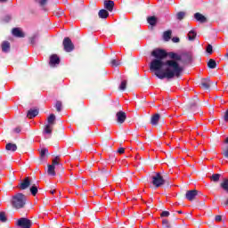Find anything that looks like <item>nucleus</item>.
I'll use <instances>...</instances> for the list:
<instances>
[{
  "instance_id": "obj_17",
  "label": "nucleus",
  "mask_w": 228,
  "mask_h": 228,
  "mask_svg": "<svg viewBox=\"0 0 228 228\" xmlns=\"http://www.w3.org/2000/svg\"><path fill=\"white\" fill-rule=\"evenodd\" d=\"M38 115V110L37 109H30L28 113H27V117L28 118H35V117H37Z\"/></svg>"
},
{
  "instance_id": "obj_27",
  "label": "nucleus",
  "mask_w": 228,
  "mask_h": 228,
  "mask_svg": "<svg viewBox=\"0 0 228 228\" xmlns=\"http://www.w3.org/2000/svg\"><path fill=\"white\" fill-rule=\"evenodd\" d=\"M221 188L224 189L226 193H228V179H224L223 183H221Z\"/></svg>"
},
{
  "instance_id": "obj_11",
  "label": "nucleus",
  "mask_w": 228,
  "mask_h": 228,
  "mask_svg": "<svg viewBox=\"0 0 228 228\" xmlns=\"http://www.w3.org/2000/svg\"><path fill=\"white\" fill-rule=\"evenodd\" d=\"M194 19L197 20V22H200L201 24H204V22H207V20H208L206 16H204L200 12L194 13Z\"/></svg>"
},
{
  "instance_id": "obj_39",
  "label": "nucleus",
  "mask_w": 228,
  "mask_h": 228,
  "mask_svg": "<svg viewBox=\"0 0 228 228\" xmlns=\"http://www.w3.org/2000/svg\"><path fill=\"white\" fill-rule=\"evenodd\" d=\"M118 65H120V61H117L115 59L111 61L112 67H118Z\"/></svg>"
},
{
  "instance_id": "obj_52",
  "label": "nucleus",
  "mask_w": 228,
  "mask_h": 228,
  "mask_svg": "<svg viewBox=\"0 0 228 228\" xmlns=\"http://www.w3.org/2000/svg\"><path fill=\"white\" fill-rule=\"evenodd\" d=\"M224 143H228V137L224 140Z\"/></svg>"
},
{
  "instance_id": "obj_41",
  "label": "nucleus",
  "mask_w": 228,
  "mask_h": 228,
  "mask_svg": "<svg viewBox=\"0 0 228 228\" xmlns=\"http://www.w3.org/2000/svg\"><path fill=\"white\" fill-rule=\"evenodd\" d=\"M160 216H162V217L170 216V212H168V211H163V212L160 214Z\"/></svg>"
},
{
  "instance_id": "obj_4",
  "label": "nucleus",
  "mask_w": 228,
  "mask_h": 228,
  "mask_svg": "<svg viewBox=\"0 0 228 228\" xmlns=\"http://www.w3.org/2000/svg\"><path fill=\"white\" fill-rule=\"evenodd\" d=\"M152 184L155 188H159L165 184V179H163L161 173H157L156 175L152 176Z\"/></svg>"
},
{
  "instance_id": "obj_29",
  "label": "nucleus",
  "mask_w": 228,
  "mask_h": 228,
  "mask_svg": "<svg viewBox=\"0 0 228 228\" xmlns=\"http://www.w3.org/2000/svg\"><path fill=\"white\" fill-rule=\"evenodd\" d=\"M220 174H214L211 175L210 179L211 181H214V183H218L220 181Z\"/></svg>"
},
{
  "instance_id": "obj_49",
  "label": "nucleus",
  "mask_w": 228,
  "mask_h": 228,
  "mask_svg": "<svg viewBox=\"0 0 228 228\" xmlns=\"http://www.w3.org/2000/svg\"><path fill=\"white\" fill-rule=\"evenodd\" d=\"M177 214H178V215H183V212H182L181 210H178V211H177Z\"/></svg>"
},
{
  "instance_id": "obj_2",
  "label": "nucleus",
  "mask_w": 228,
  "mask_h": 228,
  "mask_svg": "<svg viewBox=\"0 0 228 228\" xmlns=\"http://www.w3.org/2000/svg\"><path fill=\"white\" fill-rule=\"evenodd\" d=\"M11 205L14 209H22L26 206V195L16 193L12 197Z\"/></svg>"
},
{
  "instance_id": "obj_26",
  "label": "nucleus",
  "mask_w": 228,
  "mask_h": 228,
  "mask_svg": "<svg viewBox=\"0 0 228 228\" xmlns=\"http://www.w3.org/2000/svg\"><path fill=\"white\" fill-rule=\"evenodd\" d=\"M55 167L52 165H48V175H56V172L54 171Z\"/></svg>"
},
{
  "instance_id": "obj_46",
  "label": "nucleus",
  "mask_w": 228,
  "mask_h": 228,
  "mask_svg": "<svg viewBox=\"0 0 228 228\" xmlns=\"http://www.w3.org/2000/svg\"><path fill=\"white\" fill-rule=\"evenodd\" d=\"M118 154H124V152H126V151L124 150V148H119L118 150Z\"/></svg>"
},
{
  "instance_id": "obj_40",
  "label": "nucleus",
  "mask_w": 228,
  "mask_h": 228,
  "mask_svg": "<svg viewBox=\"0 0 228 228\" xmlns=\"http://www.w3.org/2000/svg\"><path fill=\"white\" fill-rule=\"evenodd\" d=\"M162 224L164 227H170V223L167 219L162 220Z\"/></svg>"
},
{
  "instance_id": "obj_8",
  "label": "nucleus",
  "mask_w": 228,
  "mask_h": 228,
  "mask_svg": "<svg viewBox=\"0 0 228 228\" xmlns=\"http://www.w3.org/2000/svg\"><path fill=\"white\" fill-rule=\"evenodd\" d=\"M29 186H31V181L29 180V177H26L20 183V190H28Z\"/></svg>"
},
{
  "instance_id": "obj_12",
  "label": "nucleus",
  "mask_w": 228,
  "mask_h": 228,
  "mask_svg": "<svg viewBox=\"0 0 228 228\" xmlns=\"http://www.w3.org/2000/svg\"><path fill=\"white\" fill-rule=\"evenodd\" d=\"M181 61L184 62V63H191V53H183L181 54Z\"/></svg>"
},
{
  "instance_id": "obj_15",
  "label": "nucleus",
  "mask_w": 228,
  "mask_h": 228,
  "mask_svg": "<svg viewBox=\"0 0 228 228\" xmlns=\"http://www.w3.org/2000/svg\"><path fill=\"white\" fill-rule=\"evenodd\" d=\"M12 35L14 37H18V38H24V32H22L19 28H14L12 29Z\"/></svg>"
},
{
  "instance_id": "obj_6",
  "label": "nucleus",
  "mask_w": 228,
  "mask_h": 228,
  "mask_svg": "<svg viewBox=\"0 0 228 228\" xmlns=\"http://www.w3.org/2000/svg\"><path fill=\"white\" fill-rule=\"evenodd\" d=\"M62 44L66 53H72L74 51V44H72V40L69 37H65Z\"/></svg>"
},
{
  "instance_id": "obj_30",
  "label": "nucleus",
  "mask_w": 228,
  "mask_h": 228,
  "mask_svg": "<svg viewBox=\"0 0 228 228\" xmlns=\"http://www.w3.org/2000/svg\"><path fill=\"white\" fill-rule=\"evenodd\" d=\"M201 86H202V88H205V90H208L209 89V81H208V79H203L201 81Z\"/></svg>"
},
{
  "instance_id": "obj_13",
  "label": "nucleus",
  "mask_w": 228,
  "mask_h": 228,
  "mask_svg": "<svg viewBox=\"0 0 228 228\" xmlns=\"http://www.w3.org/2000/svg\"><path fill=\"white\" fill-rule=\"evenodd\" d=\"M50 65L54 67V65H60V57L57 54H53L50 57Z\"/></svg>"
},
{
  "instance_id": "obj_10",
  "label": "nucleus",
  "mask_w": 228,
  "mask_h": 228,
  "mask_svg": "<svg viewBox=\"0 0 228 228\" xmlns=\"http://www.w3.org/2000/svg\"><path fill=\"white\" fill-rule=\"evenodd\" d=\"M167 56H169V58H171L170 61H176V63H178V61H181V60H183V57H181V55L174 53V52H170V53H167Z\"/></svg>"
},
{
  "instance_id": "obj_22",
  "label": "nucleus",
  "mask_w": 228,
  "mask_h": 228,
  "mask_svg": "<svg viewBox=\"0 0 228 228\" xmlns=\"http://www.w3.org/2000/svg\"><path fill=\"white\" fill-rule=\"evenodd\" d=\"M187 37H188V40L190 41L195 40V38H197V32H195V30L189 31Z\"/></svg>"
},
{
  "instance_id": "obj_23",
  "label": "nucleus",
  "mask_w": 228,
  "mask_h": 228,
  "mask_svg": "<svg viewBox=\"0 0 228 228\" xmlns=\"http://www.w3.org/2000/svg\"><path fill=\"white\" fill-rule=\"evenodd\" d=\"M163 38L166 42H168L172 38V30H167L163 34Z\"/></svg>"
},
{
  "instance_id": "obj_9",
  "label": "nucleus",
  "mask_w": 228,
  "mask_h": 228,
  "mask_svg": "<svg viewBox=\"0 0 228 228\" xmlns=\"http://www.w3.org/2000/svg\"><path fill=\"white\" fill-rule=\"evenodd\" d=\"M199 194V191L197 190H191V191H188L185 194V197L187 199V200H194L195 197H197V195Z\"/></svg>"
},
{
  "instance_id": "obj_37",
  "label": "nucleus",
  "mask_w": 228,
  "mask_h": 228,
  "mask_svg": "<svg viewBox=\"0 0 228 228\" xmlns=\"http://www.w3.org/2000/svg\"><path fill=\"white\" fill-rule=\"evenodd\" d=\"M206 51L208 54H213V45H208Z\"/></svg>"
},
{
  "instance_id": "obj_16",
  "label": "nucleus",
  "mask_w": 228,
  "mask_h": 228,
  "mask_svg": "<svg viewBox=\"0 0 228 228\" xmlns=\"http://www.w3.org/2000/svg\"><path fill=\"white\" fill-rule=\"evenodd\" d=\"M98 17L100 19H108L110 17V12L106 9H102L98 12Z\"/></svg>"
},
{
  "instance_id": "obj_36",
  "label": "nucleus",
  "mask_w": 228,
  "mask_h": 228,
  "mask_svg": "<svg viewBox=\"0 0 228 228\" xmlns=\"http://www.w3.org/2000/svg\"><path fill=\"white\" fill-rule=\"evenodd\" d=\"M36 3H38L39 6H45L47 0H36Z\"/></svg>"
},
{
  "instance_id": "obj_38",
  "label": "nucleus",
  "mask_w": 228,
  "mask_h": 228,
  "mask_svg": "<svg viewBox=\"0 0 228 228\" xmlns=\"http://www.w3.org/2000/svg\"><path fill=\"white\" fill-rule=\"evenodd\" d=\"M127 85V81L126 80H123L119 86V90H125L126 89V86Z\"/></svg>"
},
{
  "instance_id": "obj_47",
  "label": "nucleus",
  "mask_w": 228,
  "mask_h": 228,
  "mask_svg": "<svg viewBox=\"0 0 228 228\" xmlns=\"http://www.w3.org/2000/svg\"><path fill=\"white\" fill-rule=\"evenodd\" d=\"M14 131H15V133H20V127H16V128L14 129Z\"/></svg>"
},
{
  "instance_id": "obj_21",
  "label": "nucleus",
  "mask_w": 228,
  "mask_h": 228,
  "mask_svg": "<svg viewBox=\"0 0 228 228\" xmlns=\"http://www.w3.org/2000/svg\"><path fill=\"white\" fill-rule=\"evenodd\" d=\"M147 21L150 26H156L158 19L155 16H151L147 19Z\"/></svg>"
},
{
  "instance_id": "obj_19",
  "label": "nucleus",
  "mask_w": 228,
  "mask_h": 228,
  "mask_svg": "<svg viewBox=\"0 0 228 228\" xmlns=\"http://www.w3.org/2000/svg\"><path fill=\"white\" fill-rule=\"evenodd\" d=\"M160 116L159 114H154L151 117V125L152 126H158V122H159Z\"/></svg>"
},
{
  "instance_id": "obj_50",
  "label": "nucleus",
  "mask_w": 228,
  "mask_h": 228,
  "mask_svg": "<svg viewBox=\"0 0 228 228\" xmlns=\"http://www.w3.org/2000/svg\"><path fill=\"white\" fill-rule=\"evenodd\" d=\"M224 206H228V200H225Z\"/></svg>"
},
{
  "instance_id": "obj_3",
  "label": "nucleus",
  "mask_w": 228,
  "mask_h": 228,
  "mask_svg": "<svg viewBox=\"0 0 228 228\" xmlns=\"http://www.w3.org/2000/svg\"><path fill=\"white\" fill-rule=\"evenodd\" d=\"M47 122L44 129V134H51L53 133V126H54V122H56V116L51 114L47 118Z\"/></svg>"
},
{
  "instance_id": "obj_43",
  "label": "nucleus",
  "mask_w": 228,
  "mask_h": 228,
  "mask_svg": "<svg viewBox=\"0 0 228 228\" xmlns=\"http://www.w3.org/2000/svg\"><path fill=\"white\" fill-rule=\"evenodd\" d=\"M172 42H174L175 44H179L180 39H179V37H175L172 38Z\"/></svg>"
},
{
  "instance_id": "obj_14",
  "label": "nucleus",
  "mask_w": 228,
  "mask_h": 228,
  "mask_svg": "<svg viewBox=\"0 0 228 228\" xmlns=\"http://www.w3.org/2000/svg\"><path fill=\"white\" fill-rule=\"evenodd\" d=\"M113 6H115V2L111 0L104 1V8L109 12H113Z\"/></svg>"
},
{
  "instance_id": "obj_25",
  "label": "nucleus",
  "mask_w": 228,
  "mask_h": 228,
  "mask_svg": "<svg viewBox=\"0 0 228 228\" xmlns=\"http://www.w3.org/2000/svg\"><path fill=\"white\" fill-rule=\"evenodd\" d=\"M208 67L209 69H216V61L213 59H210L208 62Z\"/></svg>"
},
{
  "instance_id": "obj_42",
  "label": "nucleus",
  "mask_w": 228,
  "mask_h": 228,
  "mask_svg": "<svg viewBox=\"0 0 228 228\" xmlns=\"http://www.w3.org/2000/svg\"><path fill=\"white\" fill-rule=\"evenodd\" d=\"M4 22H10L12 20V16L11 15H5L4 18Z\"/></svg>"
},
{
  "instance_id": "obj_35",
  "label": "nucleus",
  "mask_w": 228,
  "mask_h": 228,
  "mask_svg": "<svg viewBox=\"0 0 228 228\" xmlns=\"http://www.w3.org/2000/svg\"><path fill=\"white\" fill-rule=\"evenodd\" d=\"M61 106H62L61 102L57 101L56 104H55L56 110L59 111V112L61 111Z\"/></svg>"
},
{
  "instance_id": "obj_28",
  "label": "nucleus",
  "mask_w": 228,
  "mask_h": 228,
  "mask_svg": "<svg viewBox=\"0 0 228 228\" xmlns=\"http://www.w3.org/2000/svg\"><path fill=\"white\" fill-rule=\"evenodd\" d=\"M37 40H38V33H35L31 37H30V44L32 45H35L37 44Z\"/></svg>"
},
{
  "instance_id": "obj_5",
  "label": "nucleus",
  "mask_w": 228,
  "mask_h": 228,
  "mask_svg": "<svg viewBox=\"0 0 228 228\" xmlns=\"http://www.w3.org/2000/svg\"><path fill=\"white\" fill-rule=\"evenodd\" d=\"M16 225L20 228H31V225H33V222L26 217H21L18 219Z\"/></svg>"
},
{
  "instance_id": "obj_31",
  "label": "nucleus",
  "mask_w": 228,
  "mask_h": 228,
  "mask_svg": "<svg viewBox=\"0 0 228 228\" xmlns=\"http://www.w3.org/2000/svg\"><path fill=\"white\" fill-rule=\"evenodd\" d=\"M52 166H53V167H60V156L55 157L52 160Z\"/></svg>"
},
{
  "instance_id": "obj_7",
  "label": "nucleus",
  "mask_w": 228,
  "mask_h": 228,
  "mask_svg": "<svg viewBox=\"0 0 228 228\" xmlns=\"http://www.w3.org/2000/svg\"><path fill=\"white\" fill-rule=\"evenodd\" d=\"M117 121L118 124H124L126 122V118H127V116L126 115V112L120 110L116 114Z\"/></svg>"
},
{
  "instance_id": "obj_33",
  "label": "nucleus",
  "mask_w": 228,
  "mask_h": 228,
  "mask_svg": "<svg viewBox=\"0 0 228 228\" xmlns=\"http://www.w3.org/2000/svg\"><path fill=\"white\" fill-rule=\"evenodd\" d=\"M8 218L6 217V213L4 212H0V222L4 224V222H7Z\"/></svg>"
},
{
  "instance_id": "obj_32",
  "label": "nucleus",
  "mask_w": 228,
  "mask_h": 228,
  "mask_svg": "<svg viewBox=\"0 0 228 228\" xmlns=\"http://www.w3.org/2000/svg\"><path fill=\"white\" fill-rule=\"evenodd\" d=\"M184 17H186V12H179L176 13V19L178 20H183V19H184Z\"/></svg>"
},
{
  "instance_id": "obj_24",
  "label": "nucleus",
  "mask_w": 228,
  "mask_h": 228,
  "mask_svg": "<svg viewBox=\"0 0 228 228\" xmlns=\"http://www.w3.org/2000/svg\"><path fill=\"white\" fill-rule=\"evenodd\" d=\"M30 193L33 195V197H36L37 193H38V187L36 184L30 187Z\"/></svg>"
},
{
  "instance_id": "obj_48",
  "label": "nucleus",
  "mask_w": 228,
  "mask_h": 228,
  "mask_svg": "<svg viewBox=\"0 0 228 228\" xmlns=\"http://www.w3.org/2000/svg\"><path fill=\"white\" fill-rule=\"evenodd\" d=\"M56 192V191H50V193H52V195H54V193Z\"/></svg>"
},
{
  "instance_id": "obj_20",
  "label": "nucleus",
  "mask_w": 228,
  "mask_h": 228,
  "mask_svg": "<svg viewBox=\"0 0 228 228\" xmlns=\"http://www.w3.org/2000/svg\"><path fill=\"white\" fill-rule=\"evenodd\" d=\"M5 149L6 151H12V152H15V151H17V144L9 142L5 145Z\"/></svg>"
},
{
  "instance_id": "obj_34",
  "label": "nucleus",
  "mask_w": 228,
  "mask_h": 228,
  "mask_svg": "<svg viewBox=\"0 0 228 228\" xmlns=\"http://www.w3.org/2000/svg\"><path fill=\"white\" fill-rule=\"evenodd\" d=\"M47 152H49V150L44 148L41 150V152H40V157L41 158H45V155L47 154Z\"/></svg>"
},
{
  "instance_id": "obj_44",
  "label": "nucleus",
  "mask_w": 228,
  "mask_h": 228,
  "mask_svg": "<svg viewBox=\"0 0 228 228\" xmlns=\"http://www.w3.org/2000/svg\"><path fill=\"white\" fill-rule=\"evenodd\" d=\"M224 122H228V109L226 110L224 117Z\"/></svg>"
},
{
  "instance_id": "obj_1",
  "label": "nucleus",
  "mask_w": 228,
  "mask_h": 228,
  "mask_svg": "<svg viewBox=\"0 0 228 228\" xmlns=\"http://www.w3.org/2000/svg\"><path fill=\"white\" fill-rule=\"evenodd\" d=\"M151 56L153 59L150 64V70L155 72V76L159 79H174V77H180L183 74V67L179 62L175 61H166L163 60L167 58V51L161 49H155L151 52Z\"/></svg>"
},
{
  "instance_id": "obj_45",
  "label": "nucleus",
  "mask_w": 228,
  "mask_h": 228,
  "mask_svg": "<svg viewBox=\"0 0 228 228\" xmlns=\"http://www.w3.org/2000/svg\"><path fill=\"white\" fill-rule=\"evenodd\" d=\"M215 220L216 222H222V216H216Z\"/></svg>"
},
{
  "instance_id": "obj_51",
  "label": "nucleus",
  "mask_w": 228,
  "mask_h": 228,
  "mask_svg": "<svg viewBox=\"0 0 228 228\" xmlns=\"http://www.w3.org/2000/svg\"><path fill=\"white\" fill-rule=\"evenodd\" d=\"M8 0H0V3H6Z\"/></svg>"
},
{
  "instance_id": "obj_18",
  "label": "nucleus",
  "mask_w": 228,
  "mask_h": 228,
  "mask_svg": "<svg viewBox=\"0 0 228 228\" xmlns=\"http://www.w3.org/2000/svg\"><path fill=\"white\" fill-rule=\"evenodd\" d=\"M2 51L3 53H10V42L4 41L2 43Z\"/></svg>"
}]
</instances>
